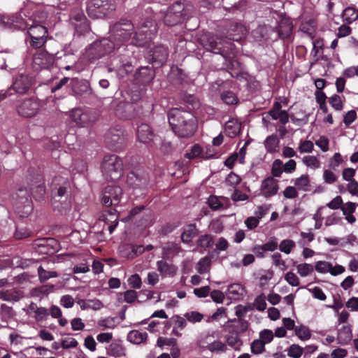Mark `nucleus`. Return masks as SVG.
<instances>
[{
	"instance_id": "f257e3e1",
	"label": "nucleus",
	"mask_w": 358,
	"mask_h": 358,
	"mask_svg": "<svg viewBox=\"0 0 358 358\" xmlns=\"http://www.w3.org/2000/svg\"><path fill=\"white\" fill-rule=\"evenodd\" d=\"M110 37L122 48H125V52L131 57L134 51V46H144L152 38L156 31L151 20H146L141 25L134 28L131 21L121 20L110 27Z\"/></svg>"
},
{
	"instance_id": "f03ea898",
	"label": "nucleus",
	"mask_w": 358,
	"mask_h": 358,
	"mask_svg": "<svg viewBox=\"0 0 358 358\" xmlns=\"http://www.w3.org/2000/svg\"><path fill=\"white\" fill-rule=\"evenodd\" d=\"M115 49L117 55L112 59L109 71H115L119 76H124L131 71L134 61L129 54L124 53L126 48H122L110 36V38H104L91 44L86 49L85 57L90 61H93L112 52Z\"/></svg>"
},
{
	"instance_id": "7ed1b4c3",
	"label": "nucleus",
	"mask_w": 358,
	"mask_h": 358,
	"mask_svg": "<svg viewBox=\"0 0 358 358\" xmlns=\"http://www.w3.org/2000/svg\"><path fill=\"white\" fill-rule=\"evenodd\" d=\"M247 34L246 28L240 23L234 22L230 24L227 30L226 38H217L213 36H209L207 38V43L205 45L206 48L215 54H220L224 57L231 59L236 53L234 45L231 41L238 42Z\"/></svg>"
},
{
	"instance_id": "20e7f679",
	"label": "nucleus",
	"mask_w": 358,
	"mask_h": 358,
	"mask_svg": "<svg viewBox=\"0 0 358 358\" xmlns=\"http://www.w3.org/2000/svg\"><path fill=\"white\" fill-rule=\"evenodd\" d=\"M168 120L173 131L179 137H190L196 131V118L189 111L171 108L168 112Z\"/></svg>"
},
{
	"instance_id": "39448f33",
	"label": "nucleus",
	"mask_w": 358,
	"mask_h": 358,
	"mask_svg": "<svg viewBox=\"0 0 358 358\" xmlns=\"http://www.w3.org/2000/svg\"><path fill=\"white\" fill-rule=\"evenodd\" d=\"M46 19L47 13L43 10H30L27 8L15 15L1 17L2 24L6 27H13L20 29H29L32 23H43Z\"/></svg>"
},
{
	"instance_id": "423d86ee",
	"label": "nucleus",
	"mask_w": 358,
	"mask_h": 358,
	"mask_svg": "<svg viewBox=\"0 0 358 358\" xmlns=\"http://www.w3.org/2000/svg\"><path fill=\"white\" fill-rule=\"evenodd\" d=\"M103 175L107 180H116L123 173L122 159L115 155L106 156L101 164Z\"/></svg>"
},
{
	"instance_id": "0eeeda50",
	"label": "nucleus",
	"mask_w": 358,
	"mask_h": 358,
	"mask_svg": "<svg viewBox=\"0 0 358 358\" xmlns=\"http://www.w3.org/2000/svg\"><path fill=\"white\" fill-rule=\"evenodd\" d=\"M13 206L15 212L22 217L28 216L33 210L29 191L21 187L13 196Z\"/></svg>"
},
{
	"instance_id": "6e6552de",
	"label": "nucleus",
	"mask_w": 358,
	"mask_h": 358,
	"mask_svg": "<svg viewBox=\"0 0 358 358\" xmlns=\"http://www.w3.org/2000/svg\"><path fill=\"white\" fill-rule=\"evenodd\" d=\"M115 10V6L109 0H90L87 11L90 17L102 18Z\"/></svg>"
},
{
	"instance_id": "1a4fd4ad",
	"label": "nucleus",
	"mask_w": 358,
	"mask_h": 358,
	"mask_svg": "<svg viewBox=\"0 0 358 358\" xmlns=\"http://www.w3.org/2000/svg\"><path fill=\"white\" fill-rule=\"evenodd\" d=\"M46 21V20H45ZM30 37V45L36 48H40L44 45L48 37V31L45 22L43 23H32L28 29Z\"/></svg>"
},
{
	"instance_id": "9d476101",
	"label": "nucleus",
	"mask_w": 358,
	"mask_h": 358,
	"mask_svg": "<svg viewBox=\"0 0 358 358\" xmlns=\"http://www.w3.org/2000/svg\"><path fill=\"white\" fill-rule=\"evenodd\" d=\"M31 85V78L26 73L17 75L13 80V85L5 92L0 94V102L13 94V91L19 94L25 93Z\"/></svg>"
},
{
	"instance_id": "9b49d317",
	"label": "nucleus",
	"mask_w": 358,
	"mask_h": 358,
	"mask_svg": "<svg viewBox=\"0 0 358 358\" xmlns=\"http://www.w3.org/2000/svg\"><path fill=\"white\" fill-rule=\"evenodd\" d=\"M69 115L72 122L80 127H87L96 120L93 113L81 108L72 109L69 112Z\"/></svg>"
},
{
	"instance_id": "f8f14e48",
	"label": "nucleus",
	"mask_w": 358,
	"mask_h": 358,
	"mask_svg": "<svg viewBox=\"0 0 358 358\" xmlns=\"http://www.w3.org/2000/svg\"><path fill=\"white\" fill-rule=\"evenodd\" d=\"M40 108L38 100L34 97L22 100L17 106V113L24 117H31L36 115Z\"/></svg>"
},
{
	"instance_id": "ddd939ff",
	"label": "nucleus",
	"mask_w": 358,
	"mask_h": 358,
	"mask_svg": "<svg viewBox=\"0 0 358 358\" xmlns=\"http://www.w3.org/2000/svg\"><path fill=\"white\" fill-rule=\"evenodd\" d=\"M122 190L115 185L107 186L102 194L101 203L106 206H117L121 199Z\"/></svg>"
},
{
	"instance_id": "4468645a",
	"label": "nucleus",
	"mask_w": 358,
	"mask_h": 358,
	"mask_svg": "<svg viewBox=\"0 0 358 358\" xmlns=\"http://www.w3.org/2000/svg\"><path fill=\"white\" fill-rule=\"evenodd\" d=\"M149 178L147 173L138 171L130 172L127 178V183L134 189H144L148 185Z\"/></svg>"
},
{
	"instance_id": "2eb2a0df",
	"label": "nucleus",
	"mask_w": 358,
	"mask_h": 358,
	"mask_svg": "<svg viewBox=\"0 0 358 358\" xmlns=\"http://www.w3.org/2000/svg\"><path fill=\"white\" fill-rule=\"evenodd\" d=\"M184 6L176 2L171 6L164 16V22L169 26H173L181 22L183 16Z\"/></svg>"
},
{
	"instance_id": "dca6fc26",
	"label": "nucleus",
	"mask_w": 358,
	"mask_h": 358,
	"mask_svg": "<svg viewBox=\"0 0 358 358\" xmlns=\"http://www.w3.org/2000/svg\"><path fill=\"white\" fill-rule=\"evenodd\" d=\"M66 192V188L61 186L58 188L57 194L54 196L52 201L53 208L61 213H66L71 208V201L64 196Z\"/></svg>"
},
{
	"instance_id": "f3484780",
	"label": "nucleus",
	"mask_w": 358,
	"mask_h": 358,
	"mask_svg": "<svg viewBox=\"0 0 358 358\" xmlns=\"http://www.w3.org/2000/svg\"><path fill=\"white\" fill-rule=\"evenodd\" d=\"M137 137L139 141L145 144L157 145L158 137L154 134L150 127L146 124H141L137 129Z\"/></svg>"
},
{
	"instance_id": "a211bd4d",
	"label": "nucleus",
	"mask_w": 358,
	"mask_h": 358,
	"mask_svg": "<svg viewBox=\"0 0 358 358\" xmlns=\"http://www.w3.org/2000/svg\"><path fill=\"white\" fill-rule=\"evenodd\" d=\"M278 189V180L273 177H268L262 182L260 194L266 198H269L275 195Z\"/></svg>"
},
{
	"instance_id": "6ab92c4d",
	"label": "nucleus",
	"mask_w": 358,
	"mask_h": 358,
	"mask_svg": "<svg viewBox=\"0 0 358 358\" xmlns=\"http://www.w3.org/2000/svg\"><path fill=\"white\" fill-rule=\"evenodd\" d=\"M124 136L122 129L119 128H113L106 134V141L109 147L113 149H117L118 144L123 143Z\"/></svg>"
},
{
	"instance_id": "aec40b11",
	"label": "nucleus",
	"mask_w": 358,
	"mask_h": 358,
	"mask_svg": "<svg viewBox=\"0 0 358 358\" xmlns=\"http://www.w3.org/2000/svg\"><path fill=\"white\" fill-rule=\"evenodd\" d=\"M152 63L156 66H160L167 59L168 50L166 47L162 45H155L150 52Z\"/></svg>"
},
{
	"instance_id": "412c9836",
	"label": "nucleus",
	"mask_w": 358,
	"mask_h": 358,
	"mask_svg": "<svg viewBox=\"0 0 358 358\" xmlns=\"http://www.w3.org/2000/svg\"><path fill=\"white\" fill-rule=\"evenodd\" d=\"M52 63V57L45 51L39 50L33 56V67L36 70L45 69Z\"/></svg>"
},
{
	"instance_id": "4be33fe9",
	"label": "nucleus",
	"mask_w": 358,
	"mask_h": 358,
	"mask_svg": "<svg viewBox=\"0 0 358 358\" xmlns=\"http://www.w3.org/2000/svg\"><path fill=\"white\" fill-rule=\"evenodd\" d=\"M24 297V292L20 289L13 288L0 291V299L15 303Z\"/></svg>"
},
{
	"instance_id": "5701e85b",
	"label": "nucleus",
	"mask_w": 358,
	"mask_h": 358,
	"mask_svg": "<svg viewBox=\"0 0 358 358\" xmlns=\"http://www.w3.org/2000/svg\"><path fill=\"white\" fill-rule=\"evenodd\" d=\"M27 313L37 322H41L47 319L49 310L45 308L38 307L34 303H31L27 309Z\"/></svg>"
},
{
	"instance_id": "b1692460",
	"label": "nucleus",
	"mask_w": 358,
	"mask_h": 358,
	"mask_svg": "<svg viewBox=\"0 0 358 358\" xmlns=\"http://www.w3.org/2000/svg\"><path fill=\"white\" fill-rule=\"evenodd\" d=\"M156 265L157 271L163 278L173 277L178 271L177 266L164 260L157 261Z\"/></svg>"
},
{
	"instance_id": "393cba45",
	"label": "nucleus",
	"mask_w": 358,
	"mask_h": 358,
	"mask_svg": "<svg viewBox=\"0 0 358 358\" xmlns=\"http://www.w3.org/2000/svg\"><path fill=\"white\" fill-rule=\"evenodd\" d=\"M182 251L180 246L175 243H167L162 247V258L166 260L172 259L175 256Z\"/></svg>"
},
{
	"instance_id": "a878e982",
	"label": "nucleus",
	"mask_w": 358,
	"mask_h": 358,
	"mask_svg": "<svg viewBox=\"0 0 358 358\" xmlns=\"http://www.w3.org/2000/svg\"><path fill=\"white\" fill-rule=\"evenodd\" d=\"M154 78V72L148 66L141 67L135 73V79L143 85L149 83Z\"/></svg>"
},
{
	"instance_id": "bb28decb",
	"label": "nucleus",
	"mask_w": 358,
	"mask_h": 358,
	"mask_svg": "<svg viewBox=\"0 0 358 358\" xmlns=\"http://www.w3.org/2000/svg\"><path fill=\"white\" fill-rule=\"evenodd\" d=\"M216 331H208L201 334L197 339V345L203 350H207L213 339L215 337Z\"/></svg>"
},
{
	"instance_id": "cd10ccee",
	"label": "nucleus",
	"mask_w": 358,
	"mask_h": 358,
	"mask_svg": "<svg viewBox=\"0 0 358 358\" xmlns=\"http://www.w3.org/2000/svg\"><path fill=\"white\" fill-rule=\"evenodd\" d=\"M352 336L350 327L348 325H343L338 329V343L341 345H345L352 339Z\"/></svg>"
},
{
	"instance_id": "c85d7f7f",
	"label": "nucleus",
	"mask_w": 358,
	"mask_h": 358,
	"mask_svg": "<svg viewBox=\"0 0 358 358\" xmlns=\"http://www.w3.org/2000/svg\"><path fill=\"white\" fill-rule=\"evenodd\" d=\"M148 334L146 332H141L138 330H131L127 335V340L135 345H139L146 341Z\"/></svg>"
},
{
	"instance_id": "c756f323",
	"label": "nucleus",
	"mask_w": 358,
	"mask_h": 358,
	"mask_svg": "<svg viewBox=\"0 0 358 358\" xmlns=\"http://www.w3.org/2000/svg\"><path fill=\"white\" fill-rule=\"evenodd\" d=\"M70 21L71 24L76 27V28H77L79 25L85 24L86 22V18L83 10L80 8L73 9L70 14Z\"/></svg>"
},
{
	"instance_id": "7c9ffc66",
	"label": "nucleus",
	"mask_w": 358,
	"mask_h": 358,
	"mask_svg": "<svg viewBox=\"0 0 358 358\" xmlns=\"http://www.w3.org/2000/svg\"><path fill=\"white\" fill-rule=\"evenodd\" d=\"M292 31V25L287 20H282L278 26V35L282 39L290 36Z\"/></svg>"
},
{
	"instance_id": "2f4dec72",
	"label": "nucleus",
	"mask_w": 358,
	"mask_h": 358,
	"mask_svg": "<svg viewBox=\"0 0 358 358\" xmlns=\"http://www.w3.org/2000/svg\"><path fill=\"white\" fill-rule=\"evenodd\" d=\"M107 353L110 356L122 357L125 356V349L121 343L113 342L107 348Z\"/></svg>"
},
{
	"instance_id": "473e14b6",
	"label": "nucleus",
	"mask_w": 358,
	"mask_h": 358,
	"mask_svg": "<svg viewBox=\"0 0 358 358\" xmlns=\"http://www.w3.org/2000/svg\"><path fill=\"white\" fill-rule=\"evenodd\" d=\"M197 229L195 224H188L182 234V241L183 243H189L196 235Z\"/></svg>"
},
{
	"instance_id": "72a5a7b5",
	"label": "nucleus",
	"mask_w": 358,
	"mask_h": 358,
	"mask_svg": "<svg viewBox=\"0 0 358 358\" xmlns=\"http://www.w3.org/2000/svg\"><path fill=\"white\" fill-rule=\"evenodd\" d=\"M342 17L344 22L350 24L357 19L358 10L354 7H348L343 10Z\"/></svg>"
},
{
	"instance_id": "f704fd0d",
	"label": "nucleus",
	"mask_w": 358,
	"mask_h": 358,
	"mask_svg": "<svg viewBox=\"0 0 358 358\" xmlns=\"http://www.w3.org/2000/svg\"><path fill=\"white\" fill-rule=\"evenodd\" d=\"M213 155H207L204 154L201 146L199 145H194L190 151L186 153V157L188 159H194L198 157H201L202 158L208 159L213 157Z\"/></svg>"
},
{
	"instance_id": "c9c22d12",
	"label": "nucleus",
	"mask_w": 358,
	"mask_h": 358,
	"mask_svg": "<svg viewBox=\"0 0 358 358\" xmlns=\"http://www.w3.org/2000/svg\"><path fill=\"white\" fill-rule=\"evenodd\" d=\"M297 273L302 278L310 275L314 271V266L308 263H301L296 266Z\"/></svg>"
},
{
	"instance_id": "e433bc0d",
	"label": "nucleus",
	"mask_w": 358,
	"mask_h": 358,
	"mask_svg": "<svg viewBox=\"0 0 358 358\" xmlns=\"http://www.w3.org/2000/svg\"><path fill=\"white\" fill-rule=\"evenodd\" d=\"M302 162L308 168L315 170L320 169L321 166V162L320 159L313 155L304 156L302 158Z\"/></svg>"
},
{
	"instance_id": "4c0bfd02",
	"label": "nucleus",
	"mask_w": 358,
	"mask_h": 358,
	"mask_svg": "<svg viewBox=\"0 0 358 358\" xmlns=\"http://www.w3.org/2000/svg\"><path fill=\"white\" fill-rule=\"evenodd\" d=\"M225 340L227 344L234 348H236L241 341L238 331L234 329L229 331L228 334L225 336Z\"/></svg>"
},
{
	"instance_id": "58836bf2",
	"label": "nucleus",
	"mask_w": 358,
	"mask_h": 358,
	"mask_svg": "<svg viewBox=\"0 0 358 358\" xmlns=\"http://www.w3.org/2000/svg\"><path fill=\"white\" fill-rule=\"evenodd\" d=\"M294 185L299 189L304 192L310 189V180L308 175H302L294 180Z\"/></svg>"
},
{
	"instance_id": "ea45409f",
	"label": "nucleus",
	"mask_w": 358,
	"mask_h": 358,
	"mask_svg": "<svg viewBox=\"0 0 358 358\" xmlns=\"http://www.w3.org/2000/svg\"><path fill=\"white\" fill-rule=\"evenodd\" d=\"M243 287L240 284L230 285L227 291V294L231 299H237L243 294Z\"/></svg>"
},
{
	"instance_id": "a19ab883",
	"label": "nucleus",
	"mask_w": 358,
	"mask_h": 358,
	"mask_svg": "<svg viewBox=\"0 0 358 358\" xmlns=\"http://www.w3.org/2000/svg\"><path fill=\"white\" fill-rule=\"evenodd\" d=\"M296 336L301 341H308L311 337V333L309 329L305 326L301 325L294 328Z\"/></svg>"
},
{
	"instance_id": "79ce46f5",
	"label": "nucleus",
	"mask_w": 358,
	"mask_h": 358,
	"mask_svg": "<svg viewBox=\"0 0 358 358\" xmlns=\"http://www.w3.org/2000/svg\"><path fill=\"white\" fill-rule=\"evenodd\" d=\"M295 247V242L291 239H284L278 245L279 250L286 255L290 254Z\"/></svg>"
},
{
	"instance_id": "37998d69",
	"label": "nucleus",
	"mask_w": 358,
	"mask_h": 358,
	"mask_svg": "<svg viewBox=\"0 0 358 358\" xmlns=\"http://www.w3.org/2000/svg\"><path fill=\"white\" fill-rule=\"evenodd\" d=\"M38 275L41 282H44L52 278H56L58 274L56 271H46L41 266L38 268Z\"/></svg>"
},
{
	"instance_id": "c03bdc74",
	"label": "nucleus",
	"mask_w": 358,
	"mask_h": 358,
	"mask_svg": "<svg viewBox=\"0 0 358 358\" xmlns=\"http://www.w3.org/2000/svg\"><path fill=\"white\" fill-rule=\"evenodd\" d=\"M304 348L298 344H292L287 349V356L291 358H300L303 355Z\"/></svg>"
},
{
	"instance_id": "a18cd8bd",
	"label": "nucleus",
	"mask_w": 358,
	"mask_h": 358,
	"mask_svg": "<svg viewBox=\"0 0 358 358\" xmlns=\"http://www.w3.org/2000/svg\"><path fill=\"white\" fill-rule=\"evenodd\" d=\"M240 127L234 121H228L225 124V132L231 138L235 137L239 132Z\"/></svg>"
},
{
	"instance_id": "49530a36",
	"label": "nucleus",
	"mask_w": 358,
	"mask_h": 358,
	"mask_svg": "<svg viewBox=\"0 0 358 358\" xmlns=\"http://www.w3.org/2000/svg\"><path fill=\"white\" fill-rule=\"evenodd\" d=\"M74 92L80 96H88L92 93V89L86 81H82L73 90Z\"/></svg>"
},
{
	"instance_id": "de8ad7c7",
	"label": "nucleus",
	"mask_w": 358,
	"mask_h": 358,
	"mask_svg": "<svg viewBox=\"0 0 358 358\" xmlns=\"http://www.w3.org/2000/svg\"><path fill=\"white\" fill-rule=\"evenodd\" d=\"M227 345L220 341H213L208 348V350L213 353L224 352L227 350Z\"/></svg>"
},
{
	"instance_id": "09e8293b",
	"label": "nucleus",
	"mask_w": 358,
	"mask_h": 358,
	"mask_svg": "<svg viewBox=\"0 0 358 358\" xmlns=\"http://www.w3.org/2000/svg\"><path fill=\"white\" fill-rule=\"evenodd\" d=\"M210 260L208 257L201 258L196 264V268L200 274H204L209 271Z\"/></svg>"
},
{
	"instance_id": "8fccbe9b",
	"label": "nucleus",
	"mask_w": 358,
	"mask_h": 358,
	"mask_svg": "<svg viewBox=\"0 0 358 358\" xmlns=\"http://www.w3.org/2000/svg\"><path fill=\"white\" fill-rule=\"evenodd\" d=\"M103 221L105 224L114 223L117 221L118 215L115 209H110L106 211L101 216Z\"/></svg>"
},
{
	"instance_id": "3c124183",
	"label": "nucleus",
	"mask_w": 358,
	"mask_h": 358,
	"mask_svg": "<svg viewBox=\"0 0 358 358\" xmlns=\"http://www.w3.org/2000/svg\"><path fill=\"white\" fill-rule=\"evenodd\" d=\"M213 244V238L211 235L205 234L201 236L196 241V245L203 248H210Z\"/></svg>"
},
{
	"instance_id": "603ef678",
	"label": "nucleus",
	"mask_w": 358,
	"mask_h": 358,
	"mask_svg": "<svg viewBox=\"0 0 358 358\" xmlns=\"http://www.w3.org/2000/svg\"><path fill=\"white\" fill-rule=\"evenodd\" d=\"M16 143V138L14 136L8 134L5 139L0 143V148L2 151L7 152L9 148Z\"/></svg>"
},
{
	"instance_id": "864d4df0",
	"label": "nucleus",
	"mask_w": 358,
	"mask_h": 358,
	"mask_svg": "<svg viewBox=\"0 0 358 358\" xmlns=\"http://www.w3.org/2000/svg\"><path fill=\"white\" fill-rule=\"evenodd\" d=\"M278 142L279 141L277 136H269L265 140V147L269 152L275 151L276 147L278 146Z\"/></svg>"
},
{
	"instance_id": "5fc2aeb1",
	"label": "nucleus",
	"mask_w": 358,
	"mask_h": 358,
	"mask_svg": "<svg viewBox=\"0 0 358 358\" xmlns=\"http://www.w3.org/2000/svg\"><path fill=\"white\" fill-rule=\"evenodd\" d=\"M184 317L187 321L191 323H196L201 322L203 318V315L197 311L187 312Z\"/></svg>"
},
{
	"instance_id": "6e6d98bb",
	"label": "nucleus",
	"mask_w": 358,
	"mask_h": 358,
	"mask_svg": "<svg viewBox=\"0 0 358 358\" xmlns=\"http://www.w3.org/2000/svg\"><path fill=\"white\" fill-rule=\"evenodd\" d=\"M314 268L320 273H329L331 264L325 261H318L316 262Z\"/></svg>"
},
{
	"instance_id": "4d7b16f0",
	"label": "nucleus",
	"mask_w": 358,
	"mask_h": 358,
	"mask_svg": "<svg viewBox=\"0 0 358 358\" xmlns=\"http://www.w3.org/2000/svg\"><path fill=\"white\" fill-rule=\"evenodd\" d=\"M255 308L259 311H264L266 308V296L264 294L257 296L254 301Z\"/></svg>"
},
{
	"instance_id": "13d9d810",
	"label": "nucleus",
	"mask_w": 358,
	"mask_h": 358,
	"mask_svg": "<svg viewBox=\"0 0 358 358\" xmlns=\"http://www.w3.org/2000/svg\"><path fill=\"white\" fill-rule=\"evenodd\" d=\"M265 344L259 339L255 340L251 344V352L253 354L259 355L265 350Z\"/></svg>"
},
{
	"instance_id": "bf43d9fd",
	"label": "nucleus",
	"mask_w": 358,
	"mask_h": 358,
	"mask_svg": "<svg viewBox=\"0 0 358 358\" xmlns=\"http://www.w3.org/2000/svg\"><path fill=\"white\" fill-rule=\"evenodd\" d=\"M241 177L239 176H238L237 174L234 173V172H231L225 179V182L228 185H229L234 188H235L236 186L241 182Z\"/></svg>"
},
{
	"instance_id": "052dcab7",
	"label": "nucleus",
	"mask_w": 358,
	"mask_h": 358,
	"mask_svg": "<svg viewBox=\"0 0 358 358\" xmlns=\"http://www.w3.org/2000/svg\"><path fill=\"white\" fill-rule=\"evenodd\" d=\"M174 325L173 331H175L176 329H179L180 330H182L185 328L187 325V320L184 317H181L180 315H175L173 317Z\"/></svg>"
},
{
	"instance_id": "680f3d73",
	"label": "nucleus",
	"mask_w": 358,
	"mask_h": 358,
	"mask_svg": "<svg viewBox=\"0 0 358 358\" xmlns=\"http://www.w3.org/2000/svg\"><path fill=\"white\" fill-rule=\"evenodd\" d=\"M314 149L313 143L310 141H301L299 145V150L301 153H310Z\"/></svg>"
},
{
	"instance_id": "e2e57ef3",
	"label": "nucleus",
	"mask_w": 358,
	"mask_h": 358,
	"mask_svg": "<svg viewBox=\"0 0 358 358\" xmlns=\"http://www.w3.org/2000/svg\"><path fill=\"white\" fill-rule=\"evenodd\" d=\"M273 338V334L271 330L264 329L259 334V340L262 341L265 345L271 343Z\"/></svg>"
},
{
	"instance_id": "0e129e2a",
	"label": "nucleus",
	"mask_w": 358,
	"mask_h": 358,
	"mask_svg": "<svg viewBox=\"0 0 358 358\" xmlns=\"http://www.w3.org/2000/svg\"><path fill=\"white\" fill-rule=\"evenodd\" d=\"M273 263L275 266L279 267L281 270L284 271L287 268L285 262L282 259L280 253L275 252L272 255Z\"/></svg>"
},
{
	"instance_id": "69168bd1",
	"label": "nucleus",
	"mask_w": 358,
	"mask_h": 358,
	"mask_svg": "<svg viewBox=\"0 0 358 358\" xmlns=\"http://www.w3.org/2000/svg\"><path fill=\"white\" fill-rule=\"evenodd\" d=\"M329 102L335 110H341L343 109V103L341 101V97L338 95L334 94L331 96L329 98Z\"/></svg>"
},
{
	"instance_id": "338daca9",
	"label": "nucleus",
	"mask_w": 358,
	"mask_h": 358,
	"mask_svg": "<svg viewBox=\"0 0 358 358\" xmlns=\"http://www.w3.org/2000/svg\"><path fill=\"white\" fill-rule=\"evenodd\" d=\"M128 283L132 288L140 289L142 284L141 278L138 274H134L129 278Z\"/></svg>"
},
{
	"instance_id": "774afa93",
	"label": "nucleus",
	"mask_w": 358,
	"mask_h": 358,
	"mask_svg": "<svg viewBox=\"0 0 358 358\" xmlns=\"http://www.w3.org/2000/svg\"><path fill=\"white\" fill-rule=\"evenodd\" d=\"M343 76L347 78L358 76V66H352L345 69L343 72Z\"/></svg>"
}]
</instances>
